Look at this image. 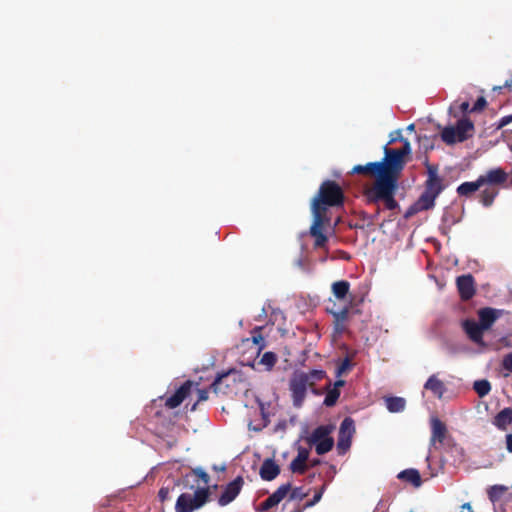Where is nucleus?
I'll return each instance as SVG.
<instances>
[{
	"label": "nucleus",
	"mask_w": 512,
	"mask_h": 512,
	"mask_svg": "<svg viewBox=\"0 0 512 512\" xmlns=\"http://www.w3.org/2000/svg\"><path fill=\"white\" fill-rule=\"evenodd\" d=\"M509 174L501 167L492 168L481 174L475 181L463 182L457 187V194L463 197H471L481 187L478 195L479 202L486 208L493 205L499 195L500 188H506Z\"/></svg>",
	"instance_id": "nucleus-1"
},
{
	"label": "nucleus",
	"mask_w": 512,
	"mask_h": 512,
	"mask_svg": "<svg viewBox=\"0 0 512 512\" xmlns=\"http://www.w3.org/2000/svg\"><path fill=\"white\" fill-rule=\"evenodd\" d=\"M352 174H361L374 177V182L364 189L363 195L368 204L383 203L387 210H397L400 208L399 203L391 197L388 187H380L378 182L382 177V171L379 161L369 162L365 165H355L351 171Z\"/></svg>",
	"instance_id": "nucleus-2"
},
{
	"label": "nucleus",
	"mask_w": 512,
	"mask_h": 512,
	"mask_svg": "<svg viewBox=\"0 0 512 512\" xmlns=\"http://www.w3.org/2000/svg\"><path fill=\"white\" fill-rule=\"evenodd\" d=\"M382 177L378 184L380 187H388L391 197L395 198L398 190V182L406 164V158L396 148L384 147V158L379 161Z\"/></svg>",
	"instance_id": "nucleus-3"
},
{
	"label": "nucleus",
	"mask_w": 512,
	"mask_h": 512,
	"mask_svg": "<svg viewBox=\"0 0 512 512\" xmlns=\"http://www.w3.org/2000/svg\"><path fill=\"white\" fill-rule=\"evenodd\" d=\"M345 194L343 188L334 180L321 183L317 194L311 202L312 215L327 217L328 207L343 206Z\"/></svg>",
	"instance_id": "nucleus-4"
},
{
	"label": "nucleus",
	"mask_w": 512,
	"mask_h": 512,
	"mask_svg": "<svg viewBox=\"0 0 512 512\" xmlns=\"http://www.w3.org/2000/svg\"><path fill=\"white\" fill-rule=\"evenodd\" d=\"M325 377L326 372L322 369H312L308 372H294L289 382L293 405L296 408H300L306 398L307 389L311 388L313 392L316 393L314 389L315 384Z\"/></svg>",
	"instance_id": "nucleus-5"
},
{
	"label": "nucleus",
	"mask_w": 512,
	"mask_h": 512,
	"mask_svg": "<svg viewBox=\"0 0 512 512\" xmlns=\"http://www.w3.org/2000/svg\"><path fill=\"white\" fill-rule=\"evenodd\" d=\"M431 424V437H430V450H439L440 447L448 452L449 450H455L462 456V448L458 447L453 439L448 435L446 425L437 417H433L430 421Z\"/></svg>",
	"instance_id": "nucleus-6"
},
{
	"label": "nucleus",
	"mask_w": 512,
	"mask_h": 512,
	"mask_svg": "<svg viewBox=\"0 0 512 512\" xmlns=\"http://www.w3.org/2000/svg\"><path fill=\"white\" fill-rule=\"evenodd\" d=\"M474 124L468 118L458 120L456 126H447L441 132V139L447 145L464 142L473 136Z\"/></svg>",
	"instance_id": "nucleus-7"
},
{
	"label": "nucleus",
	"mask_w": 512,
	"mask_h": 512,
	"mask_svg": "<svg viewBox=\"0 0 512 512\" xmlns=\"http://www.w3.org/2000/svg\"><path fill=\"white\" fill-rule=\"evenodd\" d=\"M210 497V491L207 487L198 488L194 495L182 493L175 504V512H193L203 507Z\"/></svg>",
	"instance_id": "nucleus-8"
},
{
	"label": "nucleus",
	"mask_w": 512,
	"mask_h": 512,
	"mask_svg": "<svg viewBox=\"0 0 512 512\" xmlns=\"http://www.w3.org/2000/svg\"><path fill=\"white\" fill-rule=\"evenodd\" d=\"M332 431V425H320L313 430L308 438V443L315 445V451L318 455H324L333 448L334 440L330 437Z\"/></svg>",
	"instance_id": "nucleus-9"
},
{
	"label": "nucleus",
	"mask_w": 512,
	"mask_h": 512,
	"mask_svg": "<svg viewBox=\"0 0 512 512\" xmlns=\"http://www.w3.org/2000/svg\"><path fill=\"white\" fill-rule=\"evenodd\" d=\"M326 312L333 316V328L334 333L342 334L346 331V321L349 316L350 307L348 305L339 308L336 303L332 300H329L326 308Z\"/></svg>",
	"instance_id": "nucleus-10"
},
{
	"label": "nucleus",
	"mask_w": 512,
	"mask_h": 512,
	"mask_svg": "<svg viewBox=\"0 0 512 512\" xmlns=\"http://www.w3.org/2000/svg\"><path fill=\"white\" fill-rule=\"evenodd\" d=\"M328 217L313 215V222L310 227V235L315 238L314 247L322 248L326 245L328 237L323 232L324 226L329 224Z\"/></svg>",
	"instance_id": "nucleus-11"
},
{
	"label": "nucleus",
	"mask_w": 512,
	"mask_h": 512,
	"mask_svg": "<svg viewBox=\"0 0 512 512\" xmlns=\"http://www.w3.org/2000/svg\"><path fill=\"white\" fill-rule=\"evenodd\" d=\"M456 286L461 300L468 301L476 293L475 280L471 274L458 276Z\"/></svg>",
	"instance_id": "nucleus-12"
},
{
	"label": "nucleus",
	"mask_w": 512,
	"mask_h": 512,
	"mask_svg": "<svg viewBox=\"0 0 512 512\" xmlns=\"http://www.w3.org/2000/svg\"><path fill=\"white\" fill-rule=\"evenodd\" d=\"M244 480L241 476L236 477L228 483L218 499L220 506H226L231 503L241 492Z\"/></svg>",
	"instance_id": "nucleus-13"
},
{
	"label": "nucleus",
	"mask_w": 512,
	"mask_h": 512,
	"mask_svg": "<svg viewBox=\"0 0 512 512\" xmlns=\"http://www.w3.org/2000/svg\"><path fill=\"white\" fill-rule=\"evenodd\" d=\"M193 386V382L190 380L185 381L173 395L169 396L165 400V406L169 409H174L180 406V404L190 394Z\"/></svg>",
	"instance_id": "nucleus-14"
},
{
	"label": "nucleus",
	"mask_w": 512,
	"mask_h": 512,
	"mask_svg": "<svg viewBox=\"0 0 512 512\" xmlns=\"http://www.w3.org/2000/svg\"><path fill=\"white\" fill-rule=\"evenodd\" d=\"M502 315V310L494 309L491 307L481 308L478 311L479 324L485 330L492 327L494 322Z\"/></svg>",
	"instance_id": "nucleus-15"
},
{
	"label": "nucleus",
	"mask_w": 512,
	"mask_h": 512,
	"mask_svg": "<svg viewBox=\"0 0 512 512\" xmlns=\"http://www.w3.org/2000/svg\"><path fill=\"white\" fill-rule=\"evenodd\" d=\"M260 477L265 481H272L280 474V467L273 459H265L260 467Z\"/></svg>",
	"instance_id": "nucleus-16"
},
{
	"label": "nucleus",
	"mask_w": 512,
	"mask_h": 512,
	"mask_svg": "<svg viewBox=\"0 0 512 512\" xmlns=\"http://www.w3.org/2000/svg\"><path fill=\"white\" fill-rule=\"evenodd\" d=\"M464 330L469 338L475 343H482L484 328L479 323L474 321L466 320L463 324Z\"/></svg>",
	"instance_id": "nucleus-17"
},
{
	"label": "nucleus",
	"mask_w": 512,
	"mask_h": 512,
	"mask_svg": "<svg viewBox=\"0 0 512 512\" xmlns=\"http://www.w3.org/2000/svg\"><path fill=\"white\" fill-rule=\"evenodd\" d=\"M492 423L499 430H507L508 426L512 423V409L510 407L502 409L496 414Z\"/></svg>",
	"instance_id": "nucleus-18"
},
{
	"label": "nucleus",
	"mask_w": 512,
	"mask_h": 512,
	"mask_svg": "<svg viewBox=\"0 0 512 512\" xmlns=\"http://www.w3.org/2000/svg\"><path fill=\"white\" fill-rule=\"evenodd\" d=\"M436 198L437 197L433 196L432 194H429L426 191H424L418 198V200L415 202V204L412 206V209L415 212L432 209L435 206Z\"/></svg>",
	"instance_id": "nucleus-19"
},
{
	"label": "nucleus",
	"mask_w": 512,
	"mask_h": 512,
	"mask_svg": "<svg viewBox=\"0 0 512 512\" xmlns=\"http://www.w3.org/2000/svg\"><path fill=\"white\" fill-rule=\"evenodd\" d=\"M397 477L400 480L411 483L414 487H420L422 484L419 471L413 468L401 471Z\"/></svg>",
	"instance_id": "nucleus-20"
},
{
	"label": "nucleus",
	"mask_w": 512,
	"mask_h": 512,
	"mask_svg": "<svg viewBox=\"0 0 512 512\" xmlns=\"http://www.w3.org/2000/svg\"><path fill=\"white\" fill-rule=\"evenodd\" d=\"M424 388L431 391L438 398H441L445 392L444 383L435 375H432L428 378L427 382L424 385Z\"/></svg>",
	"instance_id": "nucleus-21"
},
{
	"label": "nucleus",
	"mask_w": 512,
	"mask_h": 512,
	"mask_svg": "<svg viewBox=\"0 0 512 512\" xmlns=\"http://www.w3.org/2000/svg\"><path fill=\"white\" fill-rule=\"evenodd\" d=\"M509 488L502 484L492 485L487 490L488 499L493 503H497L502 500L505 494L508 493Z\"/></svg>",
	"instance_id": "nucleus-22"
},
{
	"label": "nucleus",
	"mask_w": 512,
	"mask_h": 512,
	"mask_svg": "<svg viewBox=\"0 0 512 512\" xmlns=\"http://www.w3.org/2000/svg\"><path fill=\"white\" fill-rule=\"evenodd\" d=\"M332 293L338 300H344L350 289V283L346 280L336 281L332 284Z\"/></svg>",
	"instance_id": "nucleus-23"
},
{
	"label": "nucleus",
	"mask_w": 512,
	"mask_h": 512,
	"mask_svg": "<svg viewBox=\"0 0 512 512\" xmlns=\"http://www.w3.org/2000/svg\"><path fill=\"white\" fill-rule=\"evenodd\" d=\"M389 412L398 413L405 409L406 401L402 397L391 396L385 399Z\"/></svg>",
	"instance_id": "nucleus-24"
},
{
	"label": "nucleus",
	"mask_w": 512,
	"mask_h": 512,
	"mask_svg": "<svg viewBox=\"0 0 512 512\" xmlns=\"http://www.w3.org/2000/svg\"><path fill=\"white\" fill-rule=\"evenodd\" d=\"M290 490V483H286L278 487V489L268 497L272 506L274 507L278 505L286 497Z\"/></svg>",
	"instance_id": "nucleus-25"
},
{
	"label": "nucleus",
	"mask_w": 512,
	"mask_h": 512,
	"mask_svg": "<svg viewBox=\"0 0 512 512\" xmlns=\"http://www.w3.org/2000/svg\"><path fill=\"white\" fill-rule=\"evenodd\" d=\"M290 490V483H286L278 487V489L268 497L272 506L274 507L278 505L286 497Z\"/></svg>",
	"instance_id": "nucleus-26"
},
{
	"label": "nucleus",
	"mask_w": 512,
	"mask_h": 512,
	"mask_svg": "<svg viewBox=\"0 0 512 512\" xmlns=\"http://www.w3.org/2000/svg\"><path fill=\"white\" fill-rule=\"evenodd\" d=\"M445 186L443 185L442 178L426 180L425 181V190L427 193L432 194L435 197H438L439 194L444 190Z\"/></svg>",
	"instance_id": "nucleus-27"
},
{
	"label": "nucleus",
	"mask_w": 512,
	"mask_h": 512,
	"mask_svg": "<svg viewBox=\"0 0 512 512\" xmlns=\"http://www.w3.org/2000/svg\"><path fill=\"white\" fill-rule=\"evenodd\" d=\"M355 433V425L354 420L350 417H346L340 424L339 434L338 436H343L348 439H352L353 434Z\"/></svg>",
	"instance_id": "nucleus-28"
},
{
	"label": "nucleus",
	"mask_w": 512,
	"mask_h": 512,
	"mask_svg": "<svg viewBox=\"0 0 512 512\" xmlns=\"http://www.w3.org/2000/svg\"><path fill=\"white\" fill-rule=\"evenodd\" d=\"M326 389H327V392H326V396L324 398L323 404L326 407H332L337 403V401L340 397V390L331 388V382H329Z\"/></svg>",
	"instance_id": "nucleus-29"
},
{
	"label": "nucleus",
	"mask_w": 512,
	"mask_h": 512,
	"mask_svg": "<svg viewBox=\"0 0 512 512\" xmlns=\"http://www.w3.org/2000/svg\"><path fill=\"white\" fill-rule=\"evenodd\" d=\"M473 388L479 397H485L491 391V384L488 380H477L474 382Z\"/></svg>",
	"instance_id": "nucleus-30"
},
{
	"label": "nucleus",
	"mask_w": 512,
	"mask_h": 512,
	"mask_svg": "<svg viewBox=\"0 0 512 512\" xmlns=\"http://www.w3.org/2000/svg\"><path fill=\"white\" fill-rule=\"evenodd\" d=\"M289 468L293 473L302 475L307 471L308 465L303 459L295 457L291 461Z\"/></svg>",
	"instance_id": "nucleus-31"
},
{
	"label": "nucleus",
	"mask_w": 512,
	"mask_h": 512,
	"mask_svg": "<svg viewBox=\"0 0 512 512\" xmlns=\"http://www.w3.org/2000/svg\"><path fill=\"white\" fill-rule=\"evenodd\" d=\"M277 362V356L273 352H265L261 357L260 363L265 365L268 370L272 369Z\"/></svg>",
	"instance_id": "nucleus-32"
},
{
	"label": "nucleus",
	"mask_w": 512,
	"mask_h": 512,
	"mask_svg": "<svg viewBox=\"0 0 512 512\" xmlns=\"http://www.w3.org/2000/svg\"><path fill=\"white\" fill-rule=\"evenodd\" d=\"M351 440L352 439H348V437H346V436H345V438L343 436H338V441H337L338 454L343 455L349 450V448L351 446Z\"/></svg>",
	"instance_id": "nucleus-33"
},
{
	"label": "nucleus",
	"mask_w": 512,
	"mask_h": 512,
	"mask_svg": "<svg viewBox=\"0 0 512 512\" xmlns=\"http://www.w3.org/2000/svg\"><path fill=\"white\" fill-rule=\"evenodd\" d=\"M352 367V363H351V360L346 357L344 358L341 363L337 366V369H336V376L339 377L341 376L342 374L346 373L348 370H350V368Z\"/></svg>",
	"instance_id": "nucleus-34"
},
{
	"label": "nucleus",
	"mask_w": 512,
	"mask_h": 512,
	"mask_svg": "<svg viewBox=\"0 0 512 512\" xmlns=\"http://www.w3.org/2000/svg\"><path fill=\"white\" fill-rule=\"evenodd\" d=\"M228 376V373H223V374H220L216 377V379L213 381V383L211 384V389L215 392V393H220V392H223L222 391V388H221V385H222V382L225 378H227Z\"/></svg>",
	"instance_id": "nucleus-35"
},
{
	"label": "nucleus",
	"mask_w": 512,
	"mask_h": 512,
	"mask_svg": "<svg viewBox=\"0 0 512 512\" xmlns=\"http://www.w3.org/2000/svg\"><path fill=\"white\" fill-rule=\"evenodd\" d=\"M290 500H303L307 493L303 491L301 487H296L294 489H291L290 491Z\"/></svg>",
	"instance_id": "nucleus-36"
},
{
	"label": "nucleus",
	"mask_w": 512,
	"mask_h": 512,
	"mask_svg": "<svg viewBox=\"0 0 512 512\" xmlns=\"http://www.w3.org/2000/svg\"><path fill=\"white\" fill-rule=\"evenodd\" d=\"M486 105L487 101L485 97L481 96L476 100L473 107L470 109V112H480L486 107Z\"/></svg>",
	"instance_id": "nucleus-37"
},
{
	"label": "nucleus",
	"mask_w": 512,
	"mask_h": 512,
	"mask_svg": "<svg viewBox=\"0 0 512 512\" xmlns=\"http://www.w3.org/2000/svg\"><path fill=\"white\" fill-rule=\"evenodd\" d=\"M197 394H198L197 402L192 405L191 411L196 410L197 404L199 402L206 401L208 399L209 392L207 389H198Z\"/></svg>",
	"instance_id": "nucleus-38"
},
{
	"label": "nucleus",
	"mask_w": 512,
	"mask_h": 512,
	"mask_svg": "<svg viewBox=\"0 0 512 512\" xmlns=\"http://www.w3.org/2000/svg\"><path fill=\"white\" fill-rule=\"evenodd\" d=\"M401 141L403 142V146L399 149H397V151L399 153H401V155L406 158L408 157L410 154H411V145H410V142L407 140V139H401Z\"/></svg>",
	"instance_id": "nucleus-39"
},
{
	"label": "nucleus",
	"mask_w": 512,
	"mask_h": 512,
	"mask_svg": "<svg viewBox=\"0 0 512 512\" xmlns=\"http://www.w3.org/2000/svg\"><path fill=\"white\" fill-rule=\"evenodd\" d=\"M426 168H427V174H428L427 180L440 178L438 176V167L437 166L430 165L429 163H426Z\"/></svg>",
	"instance_id": "nucleus-40"
},
{
	"label": "nucleus",
	"mask_w": 512,
	"mask_h": 512,
	"mask_svg": "<svg viewBox=\"0 0 512 512\" xmlns=\"http://www.w3.org/2000/svg\"><path fill=\"white\" fill-rule=\"evenodd\" d=\"M502 366L505 370L512 373V352L504 356L502 360Z\"/></svg>",
	"instance_id": "nucleus-41"
},
{
	"label": "nucleus",
	"mask_w": 512,
	"mask_h": 512,
	"mask_svg": "<svg viewBox=\"0 0 512 512\" xmlns=\"http://www.w3.org/2000/svg\"><path fill=\"white\" fill-rule=\"evenodd\" d=\"M512 122V115L502 117L496 124V129H502Z\"/></svg>",
	"instance_id": "nucleus-42"
},
{
	"label": "nucleus",
	"mask_w": 512,
	"mask_h": 512,
	"mask_svg": "<svg viewBox=\"0 0 512 512\" xmlns=\"http://www.w3.org/2000/svg\"><path fill=\"white\" fill-rule=\"evenodd\" d=\"M170 489L168 487H161L158 492V497L161 502L166 501L169 499Z\"/></svg>",
	"instance_id": "nucleus-43"
},
{
	"label": "nucleus",
	"mask_w": 512,
	"mask_h": 512,
	"mask_svg": "<svg viewBox=\"0 0 512 512\" xmlns=\"http://www.w3.org/2000/svg\"><path fill=\"white\" fill-rule=\"evenodd\" d=\"M194 473L203 481L204 484H208L210 480V476L208 473L203 471L202 469L194 470Z\"/></svg>",
	"instance_id": "nucleus-44"
},
{
	"label": "nucleus",
	"mask_w": 512,
	"mask_h": 512,
	"mask_svg": "<svg viewBox=\"0 0 512 512\" xmlns=\"http://www.w3.org/2000/svg\"><path fill=\"white\" fill-rule=\"evenodd\" d=\"M296 457L301 458V459H303L304 461L307 462V460L309 458V450L304 448V447H299L298 448V453H297Z\"/></svg>",
	"instance_id": "nucleus-45"
},
{
	"label": "nucleus",
	"mask_w": 512,
	"mask_h": 512,
	"mask_svg": "<svg viewBox=\"0 0 512 512\" xmlns=\"http://www.w3.org/2000/svg\"><path fill=\"white\" fill-rule=\"evenodd\" d=\"M321 497H322V492H317L313 496V498L305 504V507L308 508V507L314 506L317 502L320 501Z\"/></svg>",
	"instance_id": "nucleus-46"
},
{
	"label": "nucleus",
	"mask_w": 512,
	"mask_h": 512,
	"mask_svg": "<svg viewBox=\"0 0 512 512\" xmlns=\"http://www.w3.org/2000/svg\"><path fill=\"white\" fill-rule=\"evenodd\" d=\"M505 440H506V449L509 453L512 454V434H507L505 436Z\"/></svg>",
	"instance_id": "nucleus-47"
},
{
	"label": "nucleus",
	"mask_w": 512,
	"mask_h": 512,
	"mask_svg": "<svg viewBox=\"0 0 512 512\" xmlns=\"http://www.w3.org/2000/svg\"><path fill=\"white\" fill-rule=\"evenodd\" d=\"M260 409H261L262 418L264 420V426H267V424L269 423V419H268V414L265 411L263 404L260 405Z\"/></svg>",
	"instance_id": "nucleus-48"
},
{
	"label": "nucleus",
	"mask_w": 512,
	"mask_h": 512,
	"mask_svg": "<svg viewBox=\"0 0 512 512\" xmlns=\"http://www.w3.org/2000/svg\"><path fill=\"white\" fill-rule=\"evenodd\" d=\"M260 409H261L262 418L264 420V426H267V424L269 423V419H268V414L265 411L263 404L260 405Z\"/></svg>",
	"instance_id": "nucleus-49"
},
{
	"label": "nucleus",
	"mask_w": 512,
	"mask_h": 512,
	"mask_svg": "<svg viewBox=\"0 0 512 512\" xmlns=\"http://www.w3.org/2000/svg\"><path fill=\"white\" fill-rule=\"evenodd\" d=\"M469 108H470V104H469V102H467V101H465V102L461 103V105H460V110H461V112H463V113H466V112L470 111V109H469Z\"/></svg>",
	"instance_id": "nucleus-50"
},
{
	"label": "nucleus",
	"mask_w": 512,
	"mask_h": 512,
	"mask_svg": "<svg viewBox=\"0 0 512 512\" xmlns=\"http://www.w3.org/2000/svg\"><path fill=\"white\" fill-rule=\"evenodd\" d=\"M256 512H266L269 508L264 504V502L260 503L256 508Z\"/></svg>",
	"instance_id": "nucleus-51"
},
{
	"label": "nucleus",
	"mask_w": 512,
	"mask_h": 512,
	"mask_svg": "<svg viewBox=\"0 0 512 512\" xmlns=\"http://www.w3.org/2000/svg\"><path fill=\"white\" fill-rule=\"evenodd\" d=\"M252 340L255 344L258 345L264 341V338L262 337V335L258 334V335H253Z\"/></svg>",
	"instance_id": "nucleus-52"
},
{
	"label": "nucleus",
	"mask_w": 512,
	"mask_h": 512,
	"mask_svg": "<svg viewBox=\"0 0 512 512\" xmlns=\"http://www.w3.org/2000/svg\"><path fill=\"white\" fill-rule=\"evenodd\" d=\"M345 385V381L344 380H337L334 384H333V387L334 389H337V390H340L341 387H343Z\"/></svg>",
	"instance_id": "nucleus-53"
},
{
	"label": "nucleus",
	"mask_w": 512,
	"mask_h": 512,
	"mask_svg": "<svg viewBox=\"0 0 512 512\" xmlns=\"http://www.w3.org/2000/svg\"><path fill=\"white\" fill-rule=\"evenodd\" d=\"M461 509L462 510H467L468 512H474L473 509H472V506L470 503H464L462 506H461Z\"/></svg>",
	"instance_id": "nucleus-54"
},
{
	"label": "nucleus",
	"mask_w": 512,
	"mask_h": 512,
	"mask_svg": "<svg viewBox=\"0 0 512 512\" xmlns=\"http://www.w3.org/2000/svg\"><path fill=\"white\" fill-rule=\"evenodd\" d=\"M263 502H264V504H265L269 509L273 508V506H272V504H271V502H270L269 498H267V499H266L265 501H263Z\"/></svg>",
	"instance_id": "nucleus-55"
},
{
	"label": "nucleus",
	"mask_w": 512,
	"mask_h": 512,
	"mask_svg": "<svg viewBox=\"0 0 512 512\" xmlns=\"http://www.w3.org/2000/svg\"><path fill=\"white\" fill-rule=\"evenodd\" d=\"M319 462H320V461H319L318 459H314V460H312V461H311L310 466H311V467H314V466L318 465V464H319Z\"/></svg>",
	"instance_id": "nucleus-56"
},
{
	"label": "nucleus",
	"mask_w": 512,
	"mask_h": 512,
	"mask_svg": "<svg viewBox=\"0 0 512 512\" xmlns=\"http://www.w3.org/2000/svg\"><path fill=\"white\" fill-rule=\"evenodd\" d=\"M277 427H278V428H281V429H284V428L286 427V423H285V421H283V422L279 423V424L277 425Z\"/></svg>",
	"instance_id": "nucleus-57"
},
{
	"label": "nucleus",
	"mask_w": 512,
	"mask_h": 512,
	"mask_svg": "<svg viewBox=\"0 0 512 512\" xmlns=\"http://www.w3.org/2000/svg\"><path fill=\"white\" fill-rule=\"evenodd\" d=\"M379 214H380V209L377 208L376 213H375V217L378 216Z\"/></svg>",
	"instance_id": "nucleus-58"
},
{
	"label": "nucleus",
	"mask_w": 512,
	"mask_h": 512,
	"mask_svg": "<svg viewBox=\"0 0 512 512\" xmlns=\"http://www.w3.org/2000/svg\"><path fill=\"white\" fill-rule=\"evenodd\" d=\"M408 128H409V130H412V129H414V125L411 124Z\"/></svg>",
	"instance_id": "nucleus-59"
}]
</instances>
